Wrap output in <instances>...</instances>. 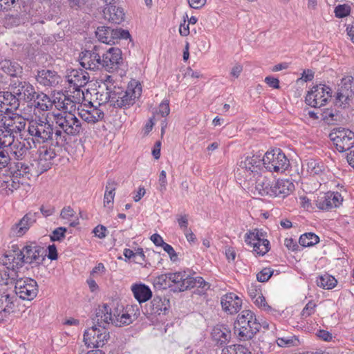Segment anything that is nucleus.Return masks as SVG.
<instances>
[{
    "instance_id": "obj_35",
    "label": "nucleus",
    "mask_w": 354,
    "mask_h": 354,
    "mask_svg": "<svg viewBox=\"0 0 354 354\" xmlns=\"http://www.w3.org/2000/svg\"><path fill=\"white\" fill-rule=\"evenodd\" d=\"M131 291L133 292L134 297L139 303L147 301L152 296L150 288L142 283L132 285Z\"/></svg>"
},
{
    "instance_id": "obj_38",
    "label": "nucleus",
    "mask_w": 354,
    "mask_h": 354,
    "mask_svg": "<svg viewBox=\"0 0 354 354\" xmlns=\"http://www.w3.org/2000/svg\"><path fill=\"white\" fill-rule=\"evenodd\" d=\"M304 169L311 176L319 175L324 170V165L322 162L314 159L306 161L303 165Z\"/></svg>"
},
{
    "instance_id": "obj_45",
    "label": "nucleus",
    "mask_w": 354,
    "mask_h": 354,
    "mask_svg": "<svg viewBox=\"0 0 354 354\" xmlns=\"http://www.w3.org/2000/svg\"><path fill=\"white\" fill-rule=\"evenodd\" d=\"M221 354H252V353L243 345L234 344L223 348Z\"/></svg>"
},
{
    "instance_id": "obj_28",
    "label": "nucleus",
    "mask_w": 354,
    "mask_h": 354,
    "mask_svg": "<svg viewBox=\"0 0 354 354\" xmlns=\"http://www.w3.org/2000/svg\"><path fill=\"white\" fill-rule=\"evenodd\" d=\"M30 147V143L15 140L7 148V150L11 160L12 158L15 160H23L28 154Z\"/></svg>"
},
{
    "instance_id": "obj_18",
    "label": "nucleus",
    "mask_w": 354,
    "mask_h": 354,
    "mask_svg": "<svg viewBox=\"0 0 354 354\" xmlns=\"http://www.w3.org/2000/svg\"><path fill=\"white\" fill-rule=\"evenodd\" d=\"M122 62V52L120 48L111 47L102 55L101 66L109 72L117 70Z\"/></svg>"
},
{
    "instance_id": "obj_39",
    "label": "nucleus",
    "mask_w": 354,
    "mask_h": 354,
    "mask_svg": "<svg viewBox=\"0 0 354 354\" xmlns=\"http://www.w3.org/2000/svg\"><path fill=\"white\" fill-rule=\"evenodd\" d=\"M337 283V279L327 273L320 275L317 279V285L326 290L334 288Z\"/></svg>"
},
{
    "instance_id": "obj_47",
    "label": "nucleus",
    "mask_w": 354,
    "mask_h": 354,
    "mask_svg": "<svg viewBox=\"0 0 354 354\" xmlns=\"http://www.w3.org/2000/svg\"><path fill=\"white\" fill-rule=\"evenodd\" d=\"M276 342L279 346L290 347L297 346L299 342V339L295 336L288 335L286 337H278Z\"/></svg>"
},
{
    "instance_id": "obj_27",
    "label": "nucleus",
    "mask_w": 354,
    "mask_h": 354,
    "mask_svg": "<svg viewBox=\"0 0 354 354\" xmlns=\"http://www.w3.org/2000/svg\"><path fill=\"white\" fill-rule=\"evenodd\" d=\"M16 95L10 91H0V112L8 113L9 110L17 109L19 106Z\"/></svg>"
},
{
    "instance_id": "obj_43",
    "label": "nucleus",
    "mask_w": 354,
    "mask_h": 354,
    "mask_svg": "<svg viewBox=\"0 0 354 354\" xmlns=\"http://www.w3.org/2000/svg\"><path fill=\"white\" fill-rule=\"evenodd\" d=\"M15 140L14 133L7 129H0V147L7 149Z\"/></svg>"
},
{
    "instance_id": "obj_44",
    "label": "nucleus",
    "mask_w": 354,
    "mask_h": 354,
    "mask_svg": "<svg viewBox=\"0 0 354 354\" xmlns=\"http://www.w3.org/2000/svg\"><path fill=\"white\" fill-rule=\"evenodd\" d=\"M185 272H178L174 273H169V280H170V284L176 286V288L178 291L182 292L184 290H181V286L185 281Z\"/></svg>"
},
{
    "instance_id": "obj_50",
    "label": "nucleus",
    "mask_w": 354,
    "mask_h": 354,
    "mask_svg": "<svg viewBox=\"0 0 354 354\" xmlns=\"http://www.w3.org/2000/svg\"><path fill=\"white\" fill-rule=\"evenodd\" d=\"M10 162L11 158L7 149L0 147V169L8 167Z\"/></svg>"
},
{
    "instance_id": "obj_34",
    "label": "nucleus",
    "mask_w": 354,
    "mask_h": 354,
    "mask_svg": "<svg viewBox=\"0 0 354 354\" xmlns=\"http://www.w3.org/2000/svg\"><path fill=\"white\" fill-rule=\"evenodd\" d=\"M169 308V301L166 298L155 297L150 304V313L165 315Z\"/></svg>"
},
{
    "instance_id": "obj_48",
    "label": "nucleus",
    "mask_w": 354,
    "mask_h": 354,
    "mask_svg": "<svg viewBox=\"0 0 354 354\" xmlns=\"http://www.w3.org/2000/svg\"><path fill=\"white\" fill-rule=\"evenodd\" d=\"M169 273L162 274L155 277L153 279V283L156 287L159 288L165 289L167 287H171L170 284V280H169Z\"/></svg>"
},
{
    "instance_id": "obj_23",
    "label": "nucleus",
    "mask_w": 354,
    "mask_h": 354,
    "mask_svg": "<svg viewBox=\"0 0 354 354\" xmlns=\"http://www.w3.org/2000/svg\"><path fill=\"white\" fill-rule=\"evenodd\" d=\"M223 310L229 315L237 313L242 305V300L234 293H227L221 299Z\"/></svg>"
},
{
    "instance_id": "obj_42",
    "label": "nucleus",
    "mask_w": 354,
    "mask_h": 354,
    "mask_svg": "<svg viewBox=\"0 0 354 354\" xmlns=\"http://www.w3.org/2000/svg\"><path fill=\"white\" fill-rule=\"evenodd\" d=\"M30 167L24 162H18L15 163V167L12 168V174L15 177L26 178L29 179Z\"/></svg>"
},
{
    "instance_id": "obj_46",
    "label": "nucleus",
    "mask_w": 354,
    "mask_h": 354,
    "mask_svg": "<svg viewBox=\"0 0 354 354\" xmlns=\"http://www.w3.org/2000/svg\"><path fill=\"white\" fill-rule=\"evenodd\" d=\"M319 237L313 233H306L299 238V244L304 247L312 246L319 242Z\"/></svg>"
},
{
    "instance_id": "obj_9",
    "label": "nucleus",
    "mask_w": 354,
    "mask_h": 354,
    "mask_svg": "<svg viewBox=\"0 0 354 354\" xmlns=\"http://www.w3.org/2000/svg\"><path fill=\"white\" fill-rule=\"evenodd\" d=\"M93 324L92 327L84 332V342L88 347H102L110 337L109 332L105 327L107 324H97L96 322H93Z\"/></svg>"
},
{
    "instance_id": "obj_57",
    "label": "nucleus",
    "mask_w": 354,
    "mask_h": 354,
    "mask_svg": "<svg viewBox=\"0 0 354 354\" xmlns=\"http://www.w3.org/2000/svg\"><path fill=\"white\" fill-rule=\"evenodd\" d=\"M158 189L161 193H164L167 189V176H166V171L162 170L160 173L159 178H158Z\"/></svg>"
},
{
    "instance_id": "obj_52",
    "label": "nucleus",
    "mask_w": 354,
    "mask_h": 354,
    "mask_svg": "<svg viewBox=\"0 0 354 354\" xmlns=\"http://www.w3.org/2000/svg\"><path fill=\"white\" fill-rule=\"evenodd\" d=\"M101 82L106 91H113L116 88L119 87L115 85V81L111 75H106L101 79Z\"/></svg>"
},
{
    "instance_id": "obj_37",
    "label": "nucleus",
    "mask_w": 354,
    "mask_h": 354,
    "mask_svg": "<svg viewBox=\"0 0 354 354\" xmlns=\"http://www.w3.org/2000/svg\"><path fill=\"white\" fill-rule=\"evenodd\" d=\"M1 69L8 75L16 77L22 73V68L14 61L5 59L1 62Z\"/></svg>"
},
{
    "instance_id": "obj_53",
    "label": "nucleus",
    "mask_w": 354,
    "mask_h": 354,
    "mask_svg": "<svg viewBox=\"0 0 354 354\" xmlns=\"http://www.w3.org/2000/svg\"><path fill=\"white\" fill-rule=\"evenodd\" d=\"M17 178L18 177H15L14 174H12V176L8 175L7 178H6L7 179L8 185L7 190L12 192L14 190L19 188L20 185L23 184V183H21L19 180H17Z\"/></svg>"
},
{
    "instance_id": "obj_21",
    "label": "nucleus",
    "mask_w": 354,
    "mask_h": 354,
    "mask_svg": "<svg viewBox=\"0 0 354 354\" xmlns=\"http://www.w3.org/2000/svg\"><path fill=\"white\" fill-rule=\"evenodd\" d=\"M37 213L28 212L17 223L13 225L10 229V234L12 236L21 237L26 233L30 226L37 221Z\"/></svg>"
},
{
    "instance_id": "obj_14",
    "label": "nucleus",
    "mask_w": 354,
    "mask_h": 354,
    "mask_svg": "<svg viewBox=\"0 0 354 354\" xmlns=\"http://www.w3.org/2000/svg\"><path fill=\"white\" fill-rule=\"evenodd\" d=\"M10 88L16 95L18 102L20 100L24 102H30L35 99L36 91L34 87L29 82L23 81L19 79L13 80L10 84Z\"/></svg>"
},
{
    "instance_id": "obj_17",
    "label": "nucleus",
    "mask_w": 354,
    "mask_h": 354,
    "mask_svg": "<svg viewBox=\"0 0 354 354\" xmlns=\"http://www.w3.org/2000/svg\"><path fill=\"white\" fill-rule=\"evenodd\" d=\"M100 46H94L92 50H86L80 55L81 66L88 70H97L101 66Z\"/></svg>"
},
{
    "instance_id": "obj_51",
    "label": "nucleus",
    "mask_w": 354,
    "mask_h": 354,
    "mask_svg": "<svg viewBox=\"0 0 354 354\" xmlns=\"http://www.w3.org/2000/svg\"><path fill=\"white\" fill-rule=\"evenodd\" d=\"M96 100H98L99 105H102L106 102H109L111 104V91H106L104 93L103 90L102 91H98L96 93Z\"/></svg>"
},
{
    "instance_id": "obj_64",
    "label": "nucleus",
    "mask_w": 354,
    "mask_h": 354,
    "mask_svg": "<svg viewBox=\"0 0 354 354\" xmlns=\"http://www.w3.org/2000/svg\"><path fill=\"white\" fill-rule=\"evenodd\" d=\"M106 228L103 225H97L93 230V232L95 234V236L100 239H103L106 236Z\"/></svg>"
},
{
    "instance_id": "obj_12",
    "label": "nucleus",
    "mask_w": 354,
    "mask_h": 354,
    "mask_svg": "<svg viewBox=\"0 0 354 354\" xmlns=\"http://www.w3.org/2000/svg\"><path fill=\"white\" fill-rule=\"evenodd\" d=\"M331 97V90L324 84L315 86L306 97V102L312 107H322L324 106Z\"/></svg>"
},
{
    "instance_id": "obj_32",
    "label": "nucleus",
    "mask_w": 354,
    "mask_h": 354,
    "mask_svg": "<svg viewBox=\"0 0 354 354\" xmlns=\"http://www.w3.org/2000/svg\"><path fill=\"white\" fill-rule=\"evenodd\" d=\"M272 185L270 180L262 176H258L255 182V191L260 196H272V194L273 193L272 190Z\"/></svg>"
},
{
    "instance_id": "obj_24",
    "label": "nucleus",
    "mask_w": 354,
    "mask_h": 354,
    "mask_svg": "<svg viewBox=\"0 0 354 354\" xmlns=\"http://www.w3.org/2000/svg\"><path fill=\"white\" fill-rule=\"evenodd\" d=\"M52 146L44 145L38 149L39 159L38 164L42 171H46L50 168L52 160L55 158L56 153Z\"/></svg>"
},
{
    "instance_id": "obj_11",
    "label": "nucleus",
    "mask_w": 354,
    "mask_h": 354,
    "mask_svg": "<svg viewBox=\"0 0 354 354\" xmlns=\"http://www.w3.org/2000/svg\"><path fill=\"white\" fill-rule=\"evenodd\" d=\"M329 137L339 152L349 150L354 146V133L349 129H334Z\"/></svg>"
},
{
    "instance_id": "obj_4",
    "label": "nucleus",
    "mask_w": 354,
    "mask_h": 354,
    "mask_svg": "<svg viewBox=\"0 0 354 354\" xmlns=\"http://www.w3.org/2000/svg\"><path fill=\"white\" fill-rule=\"evenodd\" d=\"M131 310V307L124 309L122 306L113 310L109 305L103 304L96 309L93 320L97 324L111 323L116 326L122 327L133 322V318L129 313Z\"/></svg>"
},
{
    "instance_id": "obj_3",
    "label": "nucleus",
    "mask_w": 354,
    "mask_h": 354,
    "mask_svg": "<svg viewBox=\"0 0 354 354\" xmlns=\"http://www.w3.org/2000/svg\"><path fill=\"white\" fill-rule=\"evenodd\" d=\"M46 254L44 248L38 245L35 242L27 243L19 252L17 253V257L14 254H4L0 266H5V261H10L13 268L19 270L23 267L25 263L38 266L42 263L44 260ZM6 267H8L6 266Z\"/></svg>"
},
{
    "instance_id": "obj_41",
    "label": "nucleus",
    "mask_w": 354,
    "mask_h": 354,
    "mask_svg": "<svg viewBox=\"0 0 354 354\" xmlns=\"http://www.w3.org/2000/svg\"><path fill=\"white\" fill-rule=\"evenodd\" d=\"M60 217L62 219L66 220L71 227H75L79 223L78 218L75 211L70 206L64 207L62 209Z\"/></svg>"
},
{
    "instance_id": "obj_7",
    "label": "nucleus",
    "mask_w": 354,
    "mask_h": 354,
    "mask_svg": "<svg viewBox=\"0 0 354 354\" xmlns=\"http://www.w3.org/2000/svg\"><path fill=\"white\" fill-rule=\"evenodd\" d=\"M129 86L127 90L121 87L116 88L111 91V106L116 108L126 109L135 103L136 98L141 95L142 88L136 84L134 87Z\"/></svg>"
},
{
    "instance_id": "obj_8",
    "label": "nucleus",
    "mask_w": 354,
    "mask_h": 354,
    "mask_svg": "<svg viewBox=\"0 0 354 354\" xmlns=\"http://www.w3.org/2000/svg\"><path fill=\"white\" fill-rule=\"evenodd\" d=\"M261 160L263 168L270 172L283 173L290 166L289 160L280 149L267 151Z\"/></svg>"
},
{
    "instance_id": "obj_36",
    "label": "nucleus",
    "mask_w": 354,
    "mask_h": 354,
    "mask_svg": "<svg viewBox=\"0 0 354 354\" xmlns=\"http://www.w3.org/2000/svg\"><path fill=\"white\" fill-rule=\"evenodd\" d=\"M32 100L35 102V108L42 111L50 110L54 104L53 101L52 102L49 97L43 93L36 92L35 99Z\"/></svg>"
},
{
    "instance_id": "obj_2",
    "label": "nucleus",
    "mask_w": 354,
    "mask_h": 354,
    "mask_svg": "<svg viewBox=\"0 0 354 354\" xmlns=\"http://www.w3.org/2000/svg\"><path fill=\"white\" fill-rule=\"evenodd\" d=\"M28 132L34 143L50 142L51 145L60 147L63 146L67 140L61 130L54 131L53 125L46 118H37L30 120Z\"/></svg>"
},
{
    "instance_id": "obj_25",
    "label": "nucleus",
    "mask_w": 354,
    "mask_h": 354,
    "mask_svg": "<svg viewBox=\"0 0 354 354\" xmlns=\"http://www.w3.org/2000/svg\"><path fill=\"white\" fill-rule=\"evenodd\" d=\"M53 103L58 110H62V113H73L77 109L78 102L74 99V96L64 94L57 96L53 100Z\"/></svg>"
},
{
    "instance_id": "obj_20",
    "label": "nucleus",
    "mask_w": 354,
    "mask_h": 354,
    "mask_svg": "<svg viewBox=\"0 0 354 354\" xmlns=\"http://www.w3.org/2000/svg\"><path fill=\"white\" fill-rule=\"evenodd\" d=\"M66 77L69 87L77 91L79 95L80 88L84 86L89 81V76L86 72L75 69L71 70ZM81 95L83 96L84 93L81 92Z\"/></svg>"
},
{
    "instance_id": "obj_30",
    "label": "nucleus",
    "mask_w": 354,
    "mask_h": 354,
    "mask_svg": "<svg viewBox=\"0 0 354 354\" xmlns=\"http://www.w3.org/2000/svg\"><path fill=\"white\" fill-rule=\"evenodd\" d=\"M104 17L113 24H120L124 20L125 14L122 8L111 5L104 10Z\"/></svg>"
},
{
    "instance_id": "obj_10",
    "label": "nucleus",
    "mask_w": 354,
    "mask_h": 354,
    "mask_svg": "<svg viewBox=\"0 0 354 354\" xmlns=\"http://www.w3.org/2000/svg\"><path fill=\"white\" fill-rule=\"evenodd\" d=\"M261 157L259 155L252 154L243 156L238 162L237 171L246 176H256L263 170Z\"/></svg>"
},
{
    "instance_id": "obj_16",
    "label": "nucleus",
    "mask_w": 354,
    "mask_h": 354,
    "mask_svg": "<svg viewBox=\"0 0 354 354\" xmlns=\"http://www.w3.org/2000/svg\"><path fill=\"white\" fill-rule=\"evenodd\" d=\"M245 242L253 248V251L259 255H264L269 251V241L264 239L263 233L255 229L245 234Z\"/></svg>"
},
{
    "instance_id": "obj_56",
    "label": "nucleus",
    "mask_w": 354,
    "mask_h": 354,
    "mask_svg": "<svg viewBox=\"0 0 354 354\" xmlns=\"http://www.w3.org/2000/svg\"><path fill=\"white\" fill-rule=\"evenodd\" d=\"M196 277H190L185 273V281L180 289L185 290L188 288H194L196 286Z\"/></svg>"
},
{
    "instance_id": "obj_19",
    "label": "nucleus",
    "mask_w": 354,
    "mask_h": 354,
    "mask_svg": "<svg viewBox=\"0 0 354 354\" xmlns=\"http://www.w3.org/2000/svg\"><path fill=\"white\" fill-rule=\"evenodd\" d=\"M78 115L87 123L94 124L104 118V112L99 107L93 106L91 102L89 104H83L77 107Z\"/></svg>"
},
{
    "instance_id": "obj_15",
    "label": "nucleus",
    "mask_w": 354,
    "mask_h": 354,
    "mask_svg": "<svg viewBox=\"0 0 354 354\" xmlns=\"http://www.w3.org/2000/svg\"><path fill=\"white\" fill-rule=\"evenodd\" d=\"M26 120L17 113H0V128L7 129L12 133H19L26 127Z\"/></svg>"
},
{
    "instance_id": "obj_62",
    "label": "nucleus",
    "mask_w": 354,
    "mask_h": 354,
    "mask_svg": "<svg viewBox=\"0 0 354 354\" xmlns=\"http://www.w3.org/2000/svg\"><path fill=\"white\" fill-rule=\"evenodd\" d=\"M170 109L168 101H163L159 106L158 113L165 117L169 114Z\"/></svg>"
},
{
    "instance_id": "obj_58",
    "label": "nucleus",
    "mask_w": 354,
    "mask_h": 354,
    "mask_svg": "<svg viewBox=\"0 0 354 354\" xmlns=\"http://www.w3.org/2000/svg\"><path fill=\"white\" fill-rule=\"evenodd\" d=\"M272 272L270 268H263L257 274V279L260 282L267 281L272 276Z\"/></svg>"
},
{
    "instance_id": "obj_61",
    "label": "nucleus",
    "mask_w": 354,
    "mask_h": 354,
    "mask_svg": "<svg viewBox=\"0 0 354 354\" xmlns=\"http://www.w3.org/2000/svg\"><path fill=\"white\" fill-rule=\"evenodd\" d=\"M162 247L163 250L169 255V257L171 261H176L177 254L171 245L165 243Z\"/></svg>"
},
{
    "instance_id": "obj_5",
    "label": "nucleus",
    "mask_w": 354,
    "mask_h": 354,
    "mask_svg": "<svg viewBox=\"0 0 354 354\" xmlns=\"http://www.w3.org/2000/svg\"><path fill=\"white\" fill-rule=\"evenodd\" d=\"M260 327L254 313L250 310H244L237 316L234 331L240 340L246 341L252 339Z\"/></svg>"
},
{
    "instance_id": "obj_33",
    "label": "nucleus",
    "mask_w": 354,
    "mask_h": 354,
    "mask_svg": "<svg viewBox=\"0 0 354 354\" xmlns=\"http://www.w3.org/2000/svg\"><path fill=\"white\" fill-rule=\"evenodd\" d=\"M212 337L216 343L223 344L230 340L231 331L225 325H216L212 329Z\"/></svg>"
},
{
    "instance_id": "obj_40",
    "label": "nucleus",
    "mask_w": 354,
    "mask_h": 354,
    "mask_svg": "<svg viewBox=\"0 0 354 354\" xmlns=\"http://www.w3.org/2000/svg\"><path fill=\"white\" fill-rule=\"evenodd\" d=\"M116 183L113 180H109L106 183V190L104 196V204L105 207H111L115 197Z\"/></svg>"
},
{
    "instance_id": "obj_26",
    "label": "nucleus",
    "mask_w": 354,
    "mask_h": 354,
    "mask_svg": "<svg viewBox=\"0 0 354 354\" xmlns=\"http://www.w3.org/2000/svg\"><path fill=\"white\" fill-rule=\"evenodd\" d=\"M15 298V295H11L5 288H0V321L12 309Z\"/></svg>"
},
{
    "instance_id": "obj_63",
    "label": "nucleus",
    "mask_w": 354,
    "mask_h": 354,
    "mask_svg": "<svg viewBox=\"0 0 354 354\" xmlns=\"http://www.w3.org/2000/svg\"><path fill=\"white\" fill-rule=\"evenodd\" d=\"M187 19H188V15L186 14L184 16L183 24H181L179 28V32L180 35L183 37L187 36L189 34V24H185Z\"/></svg>"
},
{
    "instance_id": "obj_1",
    "label": "nucleus",
    "mask_w": 354,
    "mask_h": 354,
    "mask_svg": "<svg viewBox=\"0 0 354 354\" xmlns=\"http://www.w3.org/2000/svg\"><path fill=\"white\" fill-rule=\"evenodd\" d=\"M8 267L0 266V276L5 285L15 283V295L23 300L31 301L38 293V286L35 280L28 277H21L19 270L13 268L8 261H5Z\"/></svg>"
},
{
    "instance_id": "obj_55",
    "label": "nucleus",
    "mask_w": 354,
    "mask_h": 354,
    "mask_svg": "<svg viewBox=\"0 0 354 354\" xmlns=\"http://www.w3.org/2000/svg\"><path fill=\"white\" fill-rule=\"evenodd\" d=\"M350 6L346 4L339 5L335 9V16L339 18L348 16L350 14Z\"/></svg>"
},
{
    "instance_id": "obj_59",
    "label": "nucleus",
    "mask_w": 354,
    "mask_h": 354,
    "mask_svg": "<svg viewBox=\"0 0 354 354\" xmlns=\"http://www.w3.org/2000/svg\"><path fill=\"white\" fill-rule=\"evenodd\" d=\"M66 232V229L65 227H58L53 232L50 239L53 241H60L62 239L64 238Z\"/></svg>"
},
{
    "instance_id": "obj_13",
    "label": "nucleus",
    "mask_w": 354,
    "mask_h": 354,
    "mask_svg": "<svg viewBox=\"0 0 354 354\" xmlns=\"http://www.w3.org/2000/svg\"><path fill=\"white\" fill-rule=\"evenodd\" d=\"M95 34L98 40L106 44H115L119 39L130 37L127 30L121 28L113 29L106 26L98 27Z\"/></svg>"
},
{
    "instance_id": "obj_22",
    "label": "nucleus",
    "mask_w": 354,
    "mask_h": 354,
    "mask_svg": "<svg viewBox=\"0 0 354 354\" xmlns=\"http://www.w3.org/2000/svg\"><path fill=\"white\" fill-rule=\"evenodd\" d=\"M343 201L339 192H327L318 197L316 201L317 207L322 210H329L339 207Z\"/></svg>"
},
{
    "instance_id": "obj_31",
    "label": "nucleus",
    "mask_w": 354,
    "mask_h": 354,
    "mask_svg": "<svg viewBox=\"0 0 354 354\" xmlns=\"http://www.w3.org/2000/svg\"><path fill=\"white\" fill-rule=\"evenodd\" d=\"M294 189V185L288 180H278L272 185V196L284 198Z\"/></svg>"
},
{
    "instance_id": "obj_60",
    "label": "nucleus",
    "mask_w": 354,
    "mask_h": 354,
    "mask_svg": "<svg viewBox=\"0 0 354 354\" xmlns=\"http://www.w3.org/2000/svg\"><path fill=\"white\" fill-rule=\"evenodd\" d=\"M188 215H178L177 221L180 228L184 232L188 230Z\"/></svg>"
},
{
    "instance_id": "obj_29",
    "label": "nucleus",
    "mask_w": 354,
    "mask_h": 354,
    "mask_svg": "<svg viewBox=\"0 0 354 354\" xmlns=\"http://www.w3.org/2000/svg\"><path fill=\"white\" fill-rule=\"evenodd\" d=\"M37 81L41 85L45 86H55L60 81V77L54 71L41 70L38 71Z\"/></svg>"
},
{
    "instance_id": "obj_54",
    "label": "nucleus",
    "mask_w": 354,
    "mask_h": 354,
    "mask_svg": "<svg viewBox=\"0 0 354 354\" xmlns=\"http://www.w3.org/2000/svg\"><path fill=\"white\" fill-rule=\"evenodd\" d=\"M316 304L313 301H309L301 311V315L303 318H306L314 314L316 308Z\"/></svg>"
},
{
    "instance_id": "obj_6",
    "label": "nucleus",
    "mask_w": 354,
    "mask_h": 354,
    "mask_svg": "<svg viewBox=\"0 0 354 354\" xmlns=\"http://www.w3.org/2000/svg\"><path fill=\"white\" fill-rule=\"evenodd\" d=\"M53 117L56 130H61L66 137V135L75 136L83 131L81 121L73 113H55Z\"/></svg>"
},
{
    "instance_id": "obj_49",
    "label": "nucleus",
    "mask_w": 354,
    "mask_h": 354,
    "mask_svg": "<svg viewBox=\"0 0 354 354\" xmlns=\"http://www.w3.org/2000/svg\"><path fill=\"white\" fill-rule=\"evenodd\" d=\"M253 301L258 307L266 311L270 310V307L266 302V299L261 292H257V294L254 295Z\"/></svg>"
}]
</instances>
